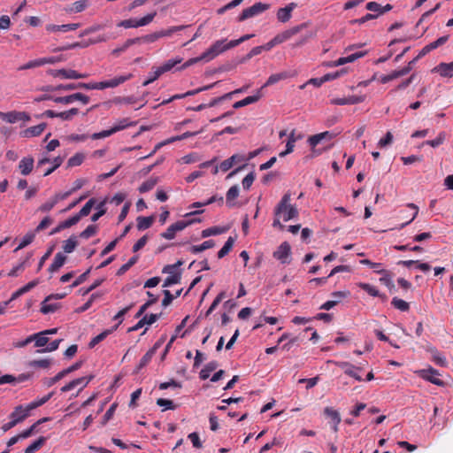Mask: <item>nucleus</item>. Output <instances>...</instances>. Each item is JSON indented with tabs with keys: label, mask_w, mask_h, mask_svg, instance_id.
Instances as JSON below:
<instances>
[{
	"label": "nucleus",
	"mask_w": 453,
	"mask_h": 453,
	"mask_svg": "<svg viewBox=\"0 0 453 453\" xmlns=\"http://www.w3.org/2000/svg\"><path fill=\"white\" fill-rule=\"evenodd\" d=\"M291 196L286 193L274 209V216L282 218L284 221L296 219L298 216V210L295 205L290 204Z\"/></svg>",
	"instance_id": "f257e3e1"
},
{
	"label": "nucleus",
	"mask_w": 453,
	"mask_h": 453,
	"mask_svg": "<svg viewBox=\"0 0 453 453\" xmlns=\"http://www.w3.org/2000/svg\"><path fill=\"white\" fill-rule=\"evenodd\" d=\"M42 100H52L55 103L58 104H70L73 103L74 101H80L82 104H88L89 103V97L82 93H74L69 96H51L48 95H43L38 98L35 99V101L40 102Z\"/></svg>",
	"instance_id": "f03ea898"
},
{
	"label": "nucleus",
	"mask_w": 453,
	"mask_h": 453,
	"mask_svg": "<svg viewBox=\"0 0 453 453\" xmlns=\"http://www.w3.org/2000/svg\"><path fill=\"white\" fill-rule=\"evenodd\" d=\"M231 45V41L227 42L226 39L216 41L210 48L202 53V58H204L205 62H209L219 56L220 53L234 48Z\"/></svg>",
	"instance_id": "7ed1b4c3"
},
{
	"label": "nucleus",
	"mask_w": 453,
	"mask_h": 453,
	"mask_svg": "<svg viewBox=\"0 0 453 453\" xmlns=\"http://www.w3.org/2000/svg\"><path fill=\"white\" fill-rule=\"evenodd\" d=\"M270 5L268 4L256 3L252 6L242 10V13L238 16V21L242 22L247 19L255 17L265 11H266Z\"/></svg>",
	"instance_id": "20e7f679"
},
{
	"label": "nucleus",
	"mask_w": 453,
	"mask_h": 453,
	"mask_svg": "<svg viewBox=\"0 0 453 453\" xmlns=\"http://www.w3.org/2000/svg\"><path fill=\"white\" fill-rule=\"evenodd\" d=\"M415 373H417L423 380L429 381L436 386L443 387L445 385L444 381L438 378L440 375L439 372L433 367L418 370L415 372Z\"/></svg>",
	"instance_id": "39448f33"
},
{
	"label": "nucleus",
	"mask_w": 453,
	"mask_h": 453,
	"mask_svg": "<svg viewBox=\"0 0 453 453\" xmlns=\"http://www.w3.org/2000/svg\"><path fill=\"white\" fill-rule=\"evenodd\" d=\"M193 221L179 220L174 224H172L168 228L163 232L160 235L162 238L166 240H172L175 237L177 232L182 231L187 226L192 224Z\"/></svg>",
	"instance_id": "423d86ee"
},
{
	"label": "nucleus",
	"mask_w": 453,
	"mask_h": 453,
	"mask_svg": "<svg viewBox=\"0 0 453 453\" xmlns=\"http://www.w3.org/2000/svg\"><path fill=\"white\" fill-rule=\"evenodd\" d=\"M305 27H307V23H302L300 25H297V26H295L289 29H287L280 34H278L277 35H275V41L278 42L279 44L289 40L290 38H292L294 35H297L298 33H300L303 29H304Z\"/></svg>",
	"instance_id": "0eeeda50"
},
{
	"label": "nucleus",
	"mask_w": 453,
	"mask_h": 453,
	"mask_svg": "<svg viewBox=\"0 0 453 453\" xmlns=\"http://www.w3.org/2000/svg\"><path fill=\"white\" fill-rule=\"evenodd\" d=\"M291 247L288 242H282L278 249L273 252V257L279 260L281 264H288L290 262Z\"/></svg>",
	"instance_id": "6e6552de"
},
{
	"label": "nucleus",
	"mask_w": 453,
	"mask_h": 453,
	"mask_svg": "<svg viewBox=\"0 0 453 453\" xmlns=\"http://www.w3.org/2000/svg\"><path fill=\"white\" fill-rule=\"evenodd\" d=\"M335 365L343 370L344 373L349 377L354 378L357 381H362V377L357 372V371H360V366H355L354 365L345 362V361H336L334 362Z\"/></svg>",
	"instance_id": "1a4fd4ad"
},
{
	"label": "nucleus",
	"mask_w": 453,
	"mask_h": 453,
	"mask_svg": "<svg viewBox=\"0 0 453 453\" xmlns=\"http://www.w3.org/2000/svg\"><path fill=\"white\" fill-rule=\"evenodd\" d=\"M50 73L54 77H61L63 79H82L88 77V74L80 73L72 69L50 70Z\"/></svg>",
	"instance_id": "9d476101"
},
{
	"label": "nucleus",
	"mask_w": 453,
	"mask_h": 453,
	"mask_svg": "<svg viewBox=\"0 0 453 453\" xmlns=\"http://www.w3.org/2000/svg\"><path fill=\"white\" fill-rule=\"evenodd\" d=\"M93 378V375H89L73 380L72 381L62 387L61 391L63 393L68 392L78 386H81V389H82L91 381Z\"/></svg>",
	"instance_id": "9b49d317"
},
{
	"label": "nucleus",
	"mask_w": 453,
	"mask_h": 453,
	"mask_svg": "<svg viewBox=\"0 0 453 453\" xmlns=\"http://www.w3.org/2000/svg\"><path fill=\"white\" fill-rule=\"evenodd\" d=\"M32 410L29 409V406L19 405L14 411L11 413L10 418L14 419L17 424L25 420L30 414Z\"/></svg>",
	"instance_id": "f8f14e48"
},
{
	"label": "nucleus",
	"mask_w": 453,
	"mask_h": 453,
	"mask_svg": "<svg viewBox=\"0 0 453 453\" xmlns=\"http://www.w3.org/2000/svg\"><path fill=\"white\" fill-rule=\"evenodd\" d=\"M179 30V27H173L167 30H162L158 32H155L152 34H149L146 35H143V43H152L158 40L159 38L165 37V36H170L173 32Z\"/></svg>",
	"instance_id": "ddd939ff"
},
{
	"label": "nucleus",
	"mask_w": 453,
	"mask_h": 453,
	"mask_svg": "<svg viewBox=\"0 0 453 453\" xmlns=\"http://www.w3.org/2000/svg\"><path fill=\"white\" fill-rule=\"evenodd\" d=\"M81 27L80 23H70V24H64V25H54V24H48L45 28L50 33H56V32H64L66 33L68 31H73L78 29Z\"/></svg>",
	"instance_id": "4468645a"
},
{
	"label": "nucleus",
	"mask_w": 453,
	"mask_h": 453,
	"mask_svg": "<svg viewBox=\"0 0 453 453\" xmlns=\"http://www.w3.org/2000/svg\"><path fill=\"white\" fill-rule=\"evenodd\" d=\"M365 100V96H349L342 98H334L332 104L335 105L357 104L363 103Z\"/></svg>",
	"instance_id": "2eb2a0df"
},
{
	"label": "nucleus",
	"mask_w": 453,
	"mask_h": 453,
	"mask_svg": "<svg viewBox=\"0 0 453 453\" xmlns=\"http://www.w3.org/2000/svg\"><path fill=\"white\" fill-rule=\"evenodd\" d=\"M160 316L161 313H150V315H145L134 326L130 327L128 331H137L138 329L142 328L144 325H152L160 318Z\"/></svg>",
	"instance_id": "dca6fc26"
},
{
	"label": "nucleus",
	"mask_w": 453,
	"mask_h": 453,
	"mask_svg": "<svg viewBox=\"0 0 453 453\" xmlns=\"http://www.w3.org/2000/svg\"><path fill=\"white\" fill-rule=\"evenodd\" d=\"M296 7V4L290 3L283 8H280L277 12V19L280 22L286 23L291 19V13Z\"/></svg>",
	"instance_id": "f3484780"
},
{
	"label": "nucleus",
	"mask_w": 453,
	"mask_h": 453,
	"mask_svg": "<svg viewBox=\"0 0 453 453\" xmlns=\"http://www.w3.org/2000/svg\"><path fill=\"white\" fill-rule=\"evenodd\" d=\"M366 54V51H358L353 54H350L347 57H342L338 58L337 60L332 62L329 66H339L345 65L347 63L354 62L355 60L364 57Z\"/></svg>",
	"instance_id": "a211bd4d"
},
{
	"label": "nucleus",
	"mask_w": 453,
	"mask_h": 453,
	"mask_svg": "<svg viewBox=\"0 0 453 453\" xmlns=\"http://www.w3.org/2000/svg\"><path fill=\"white\" fill-rule=\"evenodd\" d=\"M131 76H132L131 74L121 75L119 77H115L110 81H100L99 82L100 89L118 87L119 85H120V84L124 83L125 81H127V80H129L131 78Z\"/></svg>",
	"instance_id": "6ab92c4d"
},
{
	"label": "nucleus",
	"mask_w": 453,
	"mask_h": 453,
	"mask_svg": "<svg viewBox=\"0 0 453 453\" xmlns=\"http://www.w3.org/2000/svg\"><path fill=\"white\" fill-rule=\"evenodd\" d=\"M433 72L438 73L442 77L451 78L453 76V61L450 63H440Z\"/></svg>",
	"instance_id": "aec40b11"
},
{
	"label": "nucleus",
	"mask_w": 453,
	"mask_h": 453,
	"mask_svg": "<svg viewBox=\"0 0 453 453\" xmlns=\"http://www.w3.org/2000/svg\"><path fill=\"white\" fill-rule=\"evenodd\" d=\"M46 127H47L46 123H41L37 126H34V127L25 129L24 131H22L20 133V134L22 137H26V138L39 136L44 131Z\"/></svg>",
	"instance_id": "412c9836"
},
{
	"label": "nucleus",
	"mask_w": 453,
	"mask_h": 453,
	"mask_svg": "<svg viewBox=\"0 0 453 453\" xmlns=\"http://www.w3.org/2000/svg\"><path fill=\"white\" fill-rule=\"evenodd\" d=\"M217 83L218 82H214L212 84L203 86V87H201V88L194 89V90H189L184 94H176V95L173 96L172 97H170L169 101H173V100L181 99V98H184L187 96H195L202 91H205V90L212 88L214 86L217 85Z\"/></svg>",
	"instance_id": "4be33fe9"
},
{
	"label": "nucleus",
	"mask_w": 453,
	"mask_h": 453,
	"mask_svg": "<svg viewBox=\"0 0 453 453\" xmlns=\"http://www.w3.org/2000/svg\"><path fill=\"white\" fill-rule=\"evenodd\" d=\"M243 160H244V157L242 156L234 154L232 157H230L229 158L221 162L219 165V169L222 172H227L229 169H231L234 166V165H235L236 163L242 162Z\"/></svg>",
	"instance_id": "5701e85b"
},
{
	"label": "nucleus",
	"mask_w": 453,
	"mask_h": 453,
	"mask_svg": "<svg viewBox=\"0 0 453 453\" xmlns=\"http://www.w3.org/2000/svg\"><path fill=\"white\" fill-rule=\"evenodd\" d=\"M334 137V134L328 132V131H326V132H322L320 134H314V135H311V137H309L308 139V142H309V144L314 148L316 147L322 140L324 139H326V140H332L333 138Z\"/></svg>",
	"instance_id": "b1692460"
},
{
	"label": "nucleus",
	"mask_w": 453,
	"mask_h": 453,
	"mask_svg": "<svg viewBox=\"0 0 453 453\" xmlns=\"http://www.w3.org/2000/svg\"><path fill=\"white\" fill-rule=\"evenodd\" d=\"M67 257L62 252H58L53 259V262L49 267V272L55 273L58 271L65 263Z\"/></svg>",
	"instance_id": "393cba45"
},
{
	"label": "nucleus",
	"mask_w": 453,
	"mask_h": 453,
	"mask_svg": "<svg viewBox=\"0 0 453 453\" xmlns=\"http://www.w3.org/2000/svg\"><path fill=\"white\" fill-rule=\"evenodd\" d=\"M262 96V94L260 92V90L258 89L257 91V94L254 95V96H247L245 97L244 99L242 100H240L238 102H235L234 104H233V107L234 109H239V108H242V107H244L246 105H249L250 104H254L256 102H257Z\"/></svg>",
	"instance_id": "a878e982"
},
{
	"label": "nucleus",
	"mask_w": 453,
	"mask_h": 453,
	"mask_svg": "<svg viewBox=\"0 0 453 453\" xmlns=\"http://www.w3.org/2000/svg\"><path fill=\"white\" fill-rule=\"evenodd\" d=\"M288 77H290V74L288 72H281L279 73L272 74L269 76L266 82L259 88V90L261 92L264 88L273 85L280 81L288 79Z\"/></svg>",
	"instance_id": "bb28decb"
},
{
	"label": "nucleus",
	"mask_w": 453,
	"mask_h": 453,
	"mask_svg": "<svg viewBox=\"0 0 453 453\" xmlns=\"http://www.w3.org/2000/svg\"><path fill=\"white\" fill-rule=\"evenodd\" d=\"M34 167V158L27 157L22 158L19 164V169L23 175H28Z\"/></svg>",
	"instance_id": "cd10ccee"
},
{
	"label": "nucleus",
	"mask_w": 453,
	"mask_h": 453,
	"mask_svg": "<svg viewBox=\"0 0 453 453\" xmlns=\"http://www.w3.org/2000/svg\"><path fill=\"white\" fill-rule=\"evenodd\" d=\"M182 62V58L180 57H177L175 58L169 59L165 61L163 65L160 66H157L158 70L162 74L167 72H171L177 65L180 64Z\"/></svg>",
	"instance_id": "c85d7f7f"
},
{
	"label": "nucleus",
	"mask_w": 453,
	"mask_h": 453,
	"mask_svg": "<svg viewBox=\"0 0 453 453\" xmlns=\"http://www.w3.org/2000/svg\"><path fill=\"white\" fill-rule=\"evenodd\" d=\"M49 419H50L49 418H42L39 419L38 421H36L29 428H27L20 433L21 438L26 439V438H28L31 435H33L35 433L37 432V427L39 426V425L42 424L43 422L48 421Z\"/></svg>",
	"instance_id": "c756f323"
},
{
	"label": "nucleus",
	"mask_w": 453,
	"mask_h": 453,
	"mask_svg": "<svg viewBox=\"0 0 453 453\" xmlns=\"http://www.w3.org/2000/svg\"><path fill=\"white\" fill-rule=\"evenodd\" d=\"M239 196V188L237 185L231 187L226 192V204L229 207H234L235 205L234 200Z\"/></svg>",
	"instance_id": "7c9ffc66"
},
{
	"label": "nucleus",
	"mask_w": 453,
	"mask_h": 453,
	"mask_svg": "<svg viewBox=\"0 0 453 453\" xmlns=\"http://www.w3.org/2000/svg\"><path fill=\"white\" fill-rule=\"evenodd\" d=\"M117 328H118V326H115L111 329L104 330L98 335L92 338L90 342L88 343L89 348H91V349L94 348L96 345H97L99 342L104 341L110 334H111Z\"/></svg>",
	"instance_id": "2f4dec72"
},
{
	"label": "nucleus",
	"mask_w": 453,
	"mask_h": 453,
	"mask_svg": "<svg viewBox=\"0 0 453 453\" xmlns=\"http://www.w3.org/2000/svg\"><path fill=\"white\" fill-rule=\"evenodd\" d=\"M154 219H155L154 216H150V217L140 216V217H138L136 219L138 230L142 231V230L150 228L152 226Z\"/></svg>",
	"instance_id": "473e14b6"
},
{
	"label": "nucleus",
	"mask_w": 453,
	"mask_h": 453,
	"mask_svg": "<svg viewBox=\"0 0 453 453\" xmlns=\"http://www.w3.org/2000/svg\"><path fill=\"white\" fill-rule=\"evenodd\" d=\"M51 299H48V296L41 303V312L43 314H49L56 311L59 305L58 303H50Z\"/></svg>",
	"instance_id": "72a5a7b5"
},
{
	"label": "nucleus",
	"mask_w": 453,
	"mask_h": 453,
	"mask_svg": "<svg viewBox=\"0 0 453 453\" xmlns=\"http://www.w3.org/2000/svg\"><path fill=\"white\" fill-rule=\"evenodd\" d=\"M47 438L44 436L39 437L35 441L31 443L28 447H27L24 450V453H33L35 450L40 449L46 442Z\"/></svg>",
	"instance_id": "f704fd0d"
},
{
	"label": "nucleus",
	"mask_w": 453,
	"mask_h": 453,
	"mask_svg": "<svg viewBox=\"0 0 453 453\" xmlns=\"http://www.w3.org/2000/svg\"><path fill=\"white\" fill-rule=\"evenodd\" d=\"M32 338H34L35 347L42 348L49 343V337L42 331L32 334Z\"/></svg>",
	"instance_id": "c9c22d12"
},
{
	"label": "nucleus",
	"mask_w": 453,
	"mask_h": 453,
	"mask_svg": "<svg viewBox=\"0 0 453 453\" xmlns=\"http://www.w3.org/2000/svg\"><path fill=\"white\" fill-rule=\"evenodd\" d=\"M218 363L216 361L209 362L200 372L201 380H206L210 377L211 372L216 370Z\"/></svg>",
	"instance_id": "e433bc0d"
},
{
	"label": "nucleus",
	"mask_w": 453,
	"mask_h": 453,
	"mask_svg": "<svg viewBox=\"0 0 453 453\" xmlns=\"http://www.w3.org/2000/svg\"><path fill=\"white\" fill-rule=\"evenodd\" d=\"M147 295L150 297V299L140 307L139 311L135 314V318L137 319L141 318L146 310L157 301V297H154V296L150 291L147 292Z\"/></svg>",
	"instance_id": "4c0bfd02"
},
{
	"label": "nucleus",
	"mask_w": 453,
	"mask_h": 453,
	"mask_svg": "<svg viewBox=\"0 0 453 453\" xmlns=\"http://www.w3.org/2000/svg\"><path fill=\"white\" fill-rule=\"evenodd\" d=\"M215 245V242L213 240H208V241H205L203 242L202 244L200 245H193L191 248H190V251L193 253V254H196V253H199V252H202L205 250H208V249H211V248H213Z\"/></svg>",
	"instance_id": "58836bf2"
},
{
	"label": "nucleus",
	"mask_w": 453,
	"mask_h": 453,
	"mask_svg": "<svg viewBox=\"0 0 453 453\" xmlns=\"http://www.w3.org/2000/svg\"><path fill=\"white\" fill-rule=\"evenodd\" d=\"M78 245L76 236L72 235L69 239L64 242L63 250L65 253H72Z\"/></svg>",
	"instance_id": "ea45409f"
},
{
	"label": "nucleus",
	"mask_w": 453,
	"mask_h": 453,
	"mask_svg": "<svg viewBox=\"0 0 453 453\" xmlns=\"http://www.w3.org/2000/svg\"><path fill=\"white\" fill-rule=\"evenodd\" d=\"M324 414L332 420V423L340 424L342 421L340 413L331 407H326Z\"/></svg>",
	"instance_id": "a19ab883"
},
{
	"label": "nucleus",
	"mask_w": 453,
	"mask_h": 453,
	"mask_svg": "<svg viewBox=\"0 0 453 453\" xmlns=\"http://www.w3.org/2000/svg\"><path fill=\"white\" fill-rule=\"evenodd\" d=\"M28 365L32 368L48 369L51 365V359L44 358V359L32 360L29 362Z\"/></svg>",
	"instance_id": "79ce46f5"
},
{
	"label": "nucleus",
	"mask_w": 453,
	"mask_h": 453,
	"mask_svg": "<svg viewBox=\"0 0 453 453\" xmlns=\"http://www.w3.org/2000/svg\"><path fill=\"white\" fill-rule=\"evenodd\" d=\"M234 243V239L231 236L228 237V239L225 242L224 246L218 252V257L223 258L225 256H226L232 250Z\"/></svg>",
	"instance_id": "37998d69"
},
{
	"label": "nucleus",
	"mask_w": 453,
	"mask_h": 453,
	"mask_svg": "<svg viewBox=\"0 0 453 453\" xmlns=\"http://www.w3.org/2000/svg\"><path fill=\"white\" fill-rule=\"evenodd\" d=\"M360 263L362 265H368L371 268L374 269V272L376 273L385 274L387 273L386 270L382 267V264H380V263H374V262H372L369 259H363V260L360 261Z\"/></svg>",
	"instance_id": "c03bdc74"
},
{
	"label": "nucleus",
	"mask_w": 453,
	"mask_h": 453,
	"mask_svg": "<svg viewBox=\"0 0 453 453\" xmlns=\"http://www.w3.org/2000/svg\"><path fill=\"white\" fill-rule=\"evenodd\" d=\"M391 304L401 311H408L410 310V304L403 299L394 297L391 301Z\"/></svg>",
	"instance_id": "a18cd8bd"
},
{
	"label": "nucleus",
	"mask_w": 453,
	"mask_h": 453,
	"mask_svg": "<svg viewBox=\"0 0 453 453\" xmlns=\"http://www.w3.org/2000/svg\"><path fill=\"white\" fill-rule=\"evenodd\" d=\"M84 159H85L84 154H82V153H76L75 155H73V157H71L68 159L67 166L68 167H74V166L81 165L83 163Z\"/></svg>",
	"instance_id": "49530a36"
},
{
	"label": "nucleus",
	"mask_w": 453,
	"mask_h": 453,
	"mask_svg": "<svg viewBox=\"0 0 453 453\" xmlns=\"http://www.w3.org/2000/svg\"><path fill=\"white\" fill-rule=\"evenodd\" d=\"M357 286L372 296H380V291L372 285L365 282L357 283Z\"/></svg>",
	"instance_id": "de8ad7c7"
},
{
	"label": "nucleus",
	"mask_w": 453,
	"mask_h": 453,
	"mask_svg": "<svg viewBox=\"0 0 453 453\" xmlns=\"http://www.w3.org/2000/svg\"><path fill=\"white\" fill-rule=\"evenodd\" d=\"M87 6H88L87 1L81 0V1H77V2L73 3L72 7H70L66 11L69 12L78 13V12H83L87 8Z\"/></svg>",
	"instance_id": "09e8293b"
},
{
	"label": "nucleus",
	"mask_w": 453,
	"mask_h": 453,
	"mask_svg": "<svg viewBox=\"0 0 453 453\" xmlns=\"http://www.w3.org/2000/svg\"><path fill=\"white\" fill-rule=\"evenodd\" d=\"M95 199L94 198H91L89 199L86 203L85 205L81 208V210L79 211V213H77L76 215L79 217V219H81L82 217H86L88 216L90 211H91V209L92 207L94 206L95 204Z\"/></svg>",
	"instance_id": "8fccbe9b"
},
{
	"label": "nucleus",
	"mask_w": 453,
	"mask_h": 453,
	"mask_svg": "<svg viewBox=\"0 0 453 453\" xmlns=\"http://www.w3.org/2000/svg\"><path fill=\"white\" fill-rule=\"evenodd\" d=\"M161 75H162V73H160L158 68L153 67L152 71L149 73L148 79L142 82V86H144V87L148 86L149 84H150L153 81H155L156 80H157Z\"/></svg>",
	"instance_id": "3c124183"
},
{
	"label": "nucleus",
	"mask_w": 453,
	"mask_h": 453,
	"mask_svg": "<svg viewBox=\"0 0 453 453\" xmlns=\"http://www.w3.org/2000/svg\"><path fill=\"white\" fill-rule=\"evenodd\" d=\"M138 258L139 257L138 256H134L132 257L126 264H124L123 265H121V267L118 270V273L117 274L118 275H122L124 274L127 271H128L134 264H136V262L138 261Z\"/></svg>",
	"instance_id": "603ef678"
},
{
	"label": "nucleus",
	"mask_w": 453,
	"mask_h": 453,
	"mask_svg": "<svg viewBox=\"0 0 453 453\" xmlns=\"http://www.w3.org/2000/svg\"><path fill=\"white\" fill-rule=\"evenodd\" d=\"M181 274L180 273H173V275H169L163 283L164 288L170 287L174 284H178L180 282Z\"/></svg>",
	"instance_id": "864d4df0"
},
{
	"label": "nucleus",
	"mask_w": 453,
	"mask_h": 453,
	"mask_svg": "<svg viewBox=\"0 0 453 453\" xmlns=\"http://www.w3.org/2000/svg\"><path fill=\"white\" fill-rule=\"evenodd\" d=\"M38 284V281L37 280H33V281H30L28 282L27 285H25L24 287L20 288L19 290H17L13 295H12V298H16L27 292H28L29 290H31L33 288H35L36 285Z\"/></svg>",
	"instance_id": "5fc2aeb1"
},
{
	"label": "nucleus",
	"mask_w": 453,
	"mask_h": 453,
	"mask_svg": "<svg viewBox=\"0 0 453 453\" xmlns=\"http://www.w3.org/2000/svg\"><path fill=\"white\" fill-rule=\"evenodd\" d=\"M157 184V179H149L146 181L142 182L139 187V191L141 193H145L151 190Z\"/></svg>",
	"instance_id": "6e6d98bb"
},
{
	"label": "nucleus",
	"mask_w": 453,
	"mask_h": 453,
	"mask_svg": "<svg viewBox=\"0 0 453 453\" xmlns=\"http://www.w3.org/2000/svg\"><path fill=\"white\" fill-rule=\"evenodd\" d=\"M156 15H157V12H153L139 19H136L135 22H136L137 27L149 25L150 22H152V20L154 19Z\"/></svg>",
	"instance_id": "4d7b16f0"
},
{
	"label": "nucleus",
	"mask_w": 453,
	"mask_h": 453,
	"mask_svg": "<svg viewBox=\"0 0 453 453\" xmlns=\"http://www.w3.org/2000/svg\"><path fill=\"white\" fill-rule=\"evenodd\" d=\"M63 163V158L61 157H56L52 159L51 167L48 168L44 171L43 176H48L52 173L57 168H58Z\"/></svg>",
	"instance_id": "13d9d810"
},
{
	"label": "nucleus",
	"mask_w": 453,
	"mask_h": 453,
	"mask_svg": "<svg viewBox=\"0 0 453 453\" xmlns=\"http://www.w3.org/2000/svg\"><path fill=\"white\" fill-rule=\"evenodd\" d=\"M52 395H53V392L49 393L47 395L43 396L42 398L35 400L34 402H31L27 405L29 406V409L34 410L37 407L42 406L45 403H47L52 397Z\"/></svg>",
	"instance_id": "bf43d9fd"
},
{
	"label": "nucleus",
	"mask_w": 453,
	"mask_h": 453,
	"mask_svg": "<svg viewBox=\"0 0 453 453\" xmlns=\"http://www.w3.org/2000/svg\"><path fill=\"white\" fill-rule=\"evenodd\" d=\"M35 237V233H32V232L27 233L23 237L21 242L19 244V246L16 248L15 250H21V249L27 247V245H29L34 241Z\"/></svg>",
	"instance_id": "052dcab7"
},
{
	"label": "nucleus",
	"mask_w": 453,
	"mask_h": 453,
	"mask_svg": "<svg viewBox=\"0 0 453 453\" xmlns=\"http://www.w3.org/2000/svg\"><path fill=\"white\" fill-rule=\"evenodd\" d=\"M153 355L154 349H150L147 353H145L139 362L137 370H141L142 368L146 366L150 362Z\"/></svg>",
	"instance_id": "680f3d73"
},
{
	"label": "nucleus",
	"mask_w": 453,
	"mask_h": 453,
	"mask_svg": "<svg viewBox=\"0 0 453 453\" xmlns=\"http://www.w3.org/2000/svg\"><path fill=\"white\" fill-rule=\"evenodd\" d=\"M135 122L129 121L128 119H122L119 120L113 127L114 129L117 132L121 131L128 127L134 126Z\"/></svg>",
	"instance_id": "e2e57ef3"
},
{
	"label": "nucleus",
	"mask_w": 453,
	"mask_h": 453,
	"mask_svg": "<svg viewBox=\"0 0 453 453\" xmlns=\"http://www.w3.org/2000/svg\"><path fill=\"white\" fill-rule=\"evenodd\" d=\"M182 265V261L179 260L173 265H165L162 273H169L170 275H173V273H180V272L177 271V268Z\"/></svg>",
	"instance_id": "0e129e2a"
},
{
	"label": "nucleus",
	"mask_w": 453,
	"mask_h": 453,
	"mask_svg": "<svg viewBox=\"0 0 453 453\" xmlns=\"http://www.w3.org/2000/svg\"><path fill=\"white\" fill-rule=\"evenodd\" d=\"M97 232V226L96 225H89L86 227L85 230H83L80 236L84 239H88L89 237L95 235Z\"/></svg>",
	"instance_id": "69168bd1"
},
{
	"label": "nucleus",
	"mask_w": 453,
	"mask_h": 453,
	"mask_svg": "<svg viewBox=\"0 0 453 453\" xmlns=\"http://www.w3.org/2000/svg\"><path fill=\"white\" fill-rule=\"evenodd\" d=\"M157 404L158 406L164 407V410H174L176 408V405L172 400L165 398H158L157 400Z\"/></svg>",
	"instance_id": "338daca9"
},
{
	"label": "nucleus",
	"mask_w": 453,
	"mask_h": 453,
	"mask_svg": "<svg viewBox=\"0 0 453 453\" xmlns=\"http://www.w3.org/2000/svg\"><path fill=\"white\" fill-rule=\"evenodd\" d=\"M117 408V404L116 403H113L111 405V407L106 411L105 414L104 415L103 417V419H102V422H101V425L102 426H105L107 424V422L111 419V418L113 417L114 415V412H115V410Z\"/></svg>",
	"instance_id": "774afa93"
}]
</instances>
